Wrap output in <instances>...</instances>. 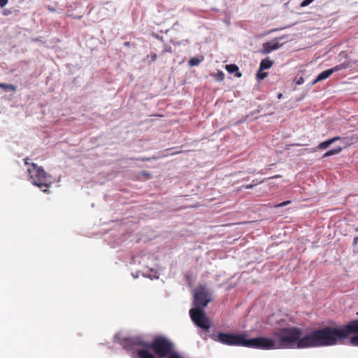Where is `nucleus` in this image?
<instances>
[{"mask_svg":"<svg viewBox=\"0 0 358 358\" xmlns=\"http://www.w3.org/2000/svg\"><path fill=\"white\" fill-rule=\"evenodd\" d=\"M217 341L223 344L229 345H243L248 348H259V337L250 338L246 335H233L230 334L220 333L217 336Z\"/></svg>","mask_w":358,"mask_h":358,"instance_id":"20e7f679","label":"nucleus"},{"mask_svg":"<svg viewBox=\"0 0 358 358\" xmlns=\"http://www.w3.org/2000/svg\"><path fill=\"white\" fill-rule=\"evenodd\" d=\"M136 345H141L152 350L155 355L160 358L168 356L173 349V343L163 337L156 338L152 343H145L137 338H127L124 341V348L127 350H135Z\"/></svg>","mask_w":358,"mask_h":358,"instance_id":"f03ea898","label":"nucleus"},{"mask_svg":"<svg viewBox=\"0 0 358 358\" xmlns=\"http://www.w3.org/2000/svg\"><path fill=\"white\" fill-rule=\"evenodd\" d=\"M290 201H284V202H282L278 205L275 206L276 208H280V207H283V206H287V204L290 203Z\"/></svg>","mask_w":358,"mask_h":358,"instance_id":"aec40b11","label":"nucleus"},{"mask_svg":"<svg viewBox=\"0 0 358 358\" xmlns=\"http://www.w3.org/2000/svg\"><path fill=\"white\" fill-rule=\"evenodd\" d=\"M303 82H304V79H303V77H299V78L295 81L296 85H298L303 84Z\"/></svg>","mask_w":358,"mask_h":358,"instance_id":"4be33fe9","label":"nucleus"},{"mask_svg":"<svg viewBox=\"0 0 358 358\" xmlns=\"http://www.w3.org/2000/svg\"><path fill=\"white\" fill-rule=\"evenodd\" d=\"M275 317H276V316L275 315H272L269 318V322H268L271 325L274 326L275 327H276L277 324H280L281 322L284 321L282 318L278 319Z\"/></svg>","mask_w":358,"mask_h":358,"instance_id":"2eb2a0df","label":"nucleus"},{"mask_svg":"<svg viewBox=\"0 0 358 358\" xmlns=\"http://www.w3.org/2000/svg\"><path fill=\"white\" fill-rule=\"evenodd\" d=\"M314 0H303L301 3V7H305V6H308L309 4H310Z\"/></svg>","mask_w":358,"mask_h":358,"instance_id":"a211bd4d","label":"nucleus"},{"mask_svg":"<svg viewBox=\"0 0 358 358\" xmlns=\"http://www.w3.org/2000/svg\"><path fill=\"white\" fill-rule=\"evenodd\" d=\"M346 333L343 329L327 327L310 331L302 336V332L299 328H284L274 333L277 339L259 337V349L308 348L334 345L336 344V340L345 337Z\"/></svg>","mask_w":358,"mask_h":358,"instance_id":"f257e3e1","label":"nucleus"},{"mask_svg":"<svg viewBox=\"0 0 358 358\" xmlns=\"http://www.w3.org/2000/svg\"><path fill=\"white\" fill-rule=\"evenodd\" d=\"M227 71L230 73H236V76L240 78L241 76V73L238 72V68L235 64H229L226 66Z\"/></svg>","mask_w":358,"mask_h":358,"instance_id":"9b49d317","label":"nucleus"},{"mask_svg":"<svg viewBox=\"0 0 358 358\" xmlns=\"http://www.w3.org/2000/svg\"><path fill=\"white\" fill-rule=\"evenodd\" d=\"M280 38H275L269 42L264 43L262 45V50L261 52L263 54H268L273 50L279 49L282 43H279Z\"/></svg>","mask_w":358,"mask_h":358,"instance_id":"6e6552de","label":"nucleus"},{"mask_svg":"<svg viewBox=\"0 0 358 358\" xmlns=\"http://www.w3.org/2000/svg\"><path fill=\"white\" fill-rule=\"evenodd\" d=\"M333 329H343L346 333L345 337H341L336 340V343L346 338L350 334L358 333V320H353L343 327H332ZM350 344L358 346V335L352 336L350 339Z\"/></svg>","mask_w":358,"mask_h":358,"instance_id":"0eeeda50","label":"nucleus"},{"mask_svg":"<svg viewBox=\"0 0 358 358\" xmlns=\"http://www.w3.org/2000/svg\"><path fill=\"white\" fill-rule=\"evenodd\" d=\"M0 88H2L5 92L16 91L17 87L12 84L0 83Z\"/></svg>","mask_w":358,"mask_h":358,"instance_id":"ddd939ff","label":"nucleus"},{"mask_svg":"<svg viewBox=\"0 0 358 358\" xmlns=\"http://www.w3.org/2000/svg\"><path fill=\"white\" fill-rule=\"evenodd\" d=\"M272 65H273L272 61H271L268 59H262L260 63L259 71L268 69L272 66Z\"/></svg>","mask_w":358,"mask_h":358,"instance_id":"f8f14e48","label":"nucleus"},{"mask_svg":"<svg viewBox=\"0 0 358 358\" xmlns=\"http://www.w3.org/2000/svg\"><path fill=\"white\" fill-rule=\"evenodd\" d=\"M25 164L29 165L27 171L31 180V183L46 192L52 182L50 175L48 174L42 166L35 163L29 164L27 159H25Z\"/></svg>","mask_w":358,"mask_h":358,"instance_id":"7ed1b4c3","label":"nucleus"},{"mask_svg":"<svg viewBox=\"0 0 358 358\" xmlns=\"http://www.w3.org/2000/svg\"><path fill=\"white\" fill-rule=\"evenodd\" d=\"M342 69H343V66L341 65H338L331 69H329L322 71L317 76L316 79H315L312 82L311 85H313L316 84L317 82H320V81H322V80H324L328 78L332 73H334V72L338 71Z\"/></svg>","mask_w":358,"mask_h":358,"instance_id":"1a4fd4ad","label":"nucleus"},{"mask_svg":"<svg viewBox=\"0 0 358 358\" xmlns=\"http://www.w3.org/2000/svg\"><path fill=\"white\" fill-rule=\"evenodd\" d=\"M281 96H282V94H280L278 95V97H279V98H280Z\"/></svg>","mask_w":358,"mask_h":358,"instance_id":"bb28decb","label":"nucleus"},{"mask_svg":"<svg viewBox=\"0 0 358 358\" xmlns=\"http://www.w3.org/2000/svg\"><path fill=\"white\" fill-rule=\"evenodd\" d=\"M341 150H342V148L341 147H338V148L329 150V151H327V152L324 153L323 157H329V156H331L334 155H337V154L340 153Z\"/></svg>","mask_w":358,"mask_h":358,"instance_id":"4468645a","label":"nucleus"},{"mask_svg":"<svg viewBox=\"0 0 358 358\" xmlns=\"http://www.w3.org/2000/svg\"><path fill=\"white\" fill-rule=\"evenodd\" d=\"M357 315H358V312H357Z\"/></svg>","mask_w":358,"mask_h":358,"instance_id":"cd10ccee","label":"nucleus"},{"mask_svg":"<svg viewBox=\"0 0 358 358\" xmlns=\"http://www.w3.org/2000/svg\"><path fill=\"white\" fill-rule=\"evenodd\" d=\"M201 60L196 57H192L189 61V65L190 66H198L201 63Z\"/></svg>","mask_w":358,"mask_h":358,"instance_id":"dca6fc26","label":"nucleus"},{"mask_svg":"<svg viewBox=\"0 0 358 358\" xmlns=\"http://www.w3.org/2000/svg\"><path fill=\"white\" fill-rule=\"evenodd\" d=\"M279 177H280V176L276 175V176L271 177V178H279Z\"/></svg>","mask_w":358,"mask_h":358,"instance_id":"a878e982","label":"nucleus"},{"mask_svg":"<svg viewBox=\"0 0 358 358\" xmlns=\"http://www.w3.org/2000/svg\"><path fill=\"white\" fill-rule=\"evenodd\" d=\"M263 182V180H261V181H259V182H255V183H252V184H250V185H245V189H250V188H252L253 187L256 186L258 183H261V182Z\"/></svg>","mask_w":358,"mask_h":358,"instance_id":"412c9836","label":"nucleus"},{"mask_svg":"<svg viewBox=\"0 0 358 358\" xmlns=\"http://www.w3.org/2000/svg\"><path fill=\"white\" fill-rule=\"evenodd\" d=\"M217 80H222L224 78V74L222 71H219L217 73Z\"/></svg>","mask_w":358,"mask_h":358,"instance_id":"6ab92c4d","label":"nucleus"},{"mask_svg":"<svg viewBox=\"0 0 358 358\" xmlns=\"http://www.w3.org/2000/svg\"><path fill=\"white\" fill-rule=\"evenodd\" d=\"M262 71H259L257 73V78L258 80H263L266 76V73H262L261 72Z\"/></svg>","mask_w":358,"mask_h":358,"instance_id":"f3484780","label":"nucleus"},{"mask_svg":"<svg viewBox=\"0 0 358 358\" xmlns=\"http://www.w3.org/2000/svg\"><path fill=\"white\" fill-rule=\"evenodd\" d=\"M189 314L192 320L199 327L203 329H208L210 328V323L208 319L206 316L201 308H196L191 309Z\"/></svg>","mask_w":358,"mask_h":358,"instance_id":"423d86ee","label":"nucleus"},{"mask_svg":"<svg viewBox=\"0 0 358 358\" xmlns=\"http://www.w3.org/2000/svg\"><path fill=\"white\" fill-rule=\"evenodd\" d=\"M211 300L210 292L206 287L199 286L194 290V303L196 308L206 307Z\"/></svg>","mask_w":358,"mask_h":358,"instance_id":"39448f33","label":"nucleus"},{"mask_svg":"<svg viewBox=\"0 0 358 358\" xmlns=\"http://www.w3.org/2000/svg\"><path fill=\"white\" fill-rule=\"evenodd\" d=\"M142 174H143V175H145V176H150V174L149 173H148V172H145V171H144V172H143V173H142Z\"/></svg>","mask_w":358,"mask_h":358,"instance_id":"393cba45","label":"nucleus"},{"mask_svg":"<svg viewBox=\"0 0 358 358\" xmlns=\"http://www.w3.org/2000/svg\"><path fill=\"white\" fill-rule=\"evenodd\" d=\"M341 138L340 136H336L332 138H330L327 141H325L319 144L318 148L321 150H324L327 148L330 145L336 142V141L339 140Z\"/></svg>","mask_w":358,"mask_h":358,"instance_id":"9d476101","label":"nucleus"},{"mask_svg":"<svg viewBox=\"0 0 358 358\" xmlns=\"http://www.w3.org/2000/svg\"><path fill=\"white\" fill-rule=\"evenodd\" d=\"M8 3V0H0V7H4Z\"/></svg>","mask_w":358,"mask_h":358,"instance_id":"5701e85b","label":"nucleus"},{"mask_svg":"<svg viewBox=\"0 0 358 358\" xmlns=\"http://www.w3.org/2000/svg\"><path fill=\"white\" fill-rule=\"evenodd\" d=\"M151 57H152V61H155L156 59V55L155 54H153L151 55Z\"/></svg>","mask_w":358,"mask_h":358,"instance_id":"b1692460","label":"nucleus"}]
</instances>
